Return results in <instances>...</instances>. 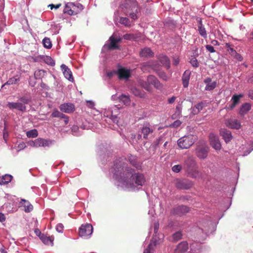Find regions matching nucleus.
I'll return each mask as SVG.
<instances>
[{
    "instance_id": "obj_42",
    "label": "nucleus",
    "mask_w": 253,
    "mask_h": 253,
    "mask_svg": "<svg viewBox=\"0 0 253 253\" xmlns=\"http://www.w3.org/2000/svg\"><path fill=\"white\" fill-rule=\"evenodd\" d=\"M19 100L21 102L20 103L25 105V104H28L29 103L30 99L26 96H23L19 98Z\"/></svg>"
},
{
    "instance_id": "obj_5",
    "label": "nucleus",
    "mask_w": 253,
    "mask_h": 253,
    "mask_svg": "<svg viewBox=\"0 0 253 253\" xmlns=\"http://www.w3.org/2000/svg\"><path fill=\"white\" fill-rule=\"evenodd\" d=\"M83 8V5L80 3L68 2L65 6L63 12L69 15H74L80 13Z\"/></svg>"
},
{
    "instance_id": "obj_15",
    "label": "nucleus",
    "mask_w": 253,
    "mask_h": 253,
    "mask_svg": "<svg viewBox=\"0 0 253 253\" xmlns=\"http://www.w3.org/2000/svg\"><path fill=\"white\" fill-rule=\"evenodd\" d=\"M7 106L10 109H17L22 112L25 111L26 109L25 105L20 102H9Z\"/></svg>"
},
{
    "instance_id": "obj_33",
    "label": "nucleus",
    "mask_w": 253,
    "mask_h": 253,
    "mask_svg": "<svg viewBox=\"0 0 253 253\" xmlns=\"http://www.w3.org/2000/svg\"><path fill=\"white\" fill-rule=\"evenodd\" d=\"M45 71L43 70H38L34 73V77L36 79H42L45 74Z\"/></svg>"
},
{
    "instance_id": "obj_1",
    "label": "nucleus",
    "mask_w": 253,
    "mask_h": 253,
    "mask_svg": "<svg viewBox=\"0 0 253 253\" xmlns=\"http://www.w3.org/2000/svg\"><path fill=\"white\" fill-rule=\"evenodd\" d=\"M126 161L137 169L141 168L137 157L131 154L126 158L117 159L114 164L113 173L115 178L128 188H134L137 186L143 185L145 182L144 174L136 172L134 169L128 166Z\"/></svg>"
},
{
    "instance_id": "obj_35",
    "label": "nucleus",
    "mask_w": 253,
    "mask_h": 253,
    "mask_svg": "<svg viewBox=\"0 0 253 253\" xmlns=\"http://www.w3.org/2000/svg\"><path fill=\"white\" fill-rule=\"evenodd\" d=\"M54 118H60L63 119L65 117V115L59 112L57 109H54L51 115Z\"/></svg>"
},
{
    "instance_id": "obj_38",
    "label": "nucleus",
    "mask_w": 253,
    "mask_h": 253,
    "mask_svg": "<svg viewBox=\"0 0 253 253\" xmlns=\"http://www.w3.org/2000/svg\"><path fill=\"white\" fill-rule=\"evenodd\" d=\"M217 85L216 82H211L209 84L206 85L205 89L206 90H211L214 89Z\"/></svg>"
},
{
    "instance_id": "obj_8",
    "label": "nucleus",
    "mask_w": 253,
    "mask_h": 253,
    "mask_svg": "<svg viewBox=\"0 0 253 253\" xmlns=\"http://www.w3.org/2000/svg\"><path fill=\"white\" fill-rule=\"evenodd\" d=\"M190 211L189 208L183 205L178 206L174 208L171 211L173 215L181 216L188 213Z\"/></svg>"
},
{
    "instance_id": "obj_36",
    "label": "nucleus",
    "mask_w": 253,
    "mask_h": 253,
    "mask_svg": "<svg viewBox=\"0 0 253 253\" xmlns=\"http://www.w3.org/2000/svg\"><path fill=\"white\" fill-rule=\"evenodd\" d=\"M43 46L47 49H50L52 47V43L49 38H45L42 40Z\"/></svg>"
},
{
    "instance_id": "obj_54",
    "label": "nucleus",
    "mask_w": 253,
    "mask_h": 253,
    "mask_svg": "<svg viewBox=\"0 0 253 253\" xmlns=\"http://www.w3.org/2000/svg\"><path fill=\"white\" fill-rule=\"evenodd\" d=\"M63 225L61 224H58L56 226V230L59 232H61L63 230Z\"/></svg>"
},
{
    "instance_id": "obj_49",
    "label": "nucleus",
    "mask_w": 253,
    "mask_h": 253,
    "mask_svg": "<svg viewBox=\"0 0 253 253\" xmlns=\"http://www.w3.org/2000/svg\"><path fill=\"white\" fill-rule=\"evenodd\" d=\"M61 6V3H59V4H50L48 5V7H49L50 8V9L52 10L53 8L58 9Z\"/></svg>"
},
{
    "instance_id": "obj_30",
    "label": "nucleus",
    "mask_w": 253,
    "mask_h": 253,
    "mask_svg": "<svg viewBox=\"0 0 253 253\" xmlns=\"http://www.w3.org/2000/svg\"><path fill=\"white\" fill-rule=\"evenodd\" d=\"M132 92L134 95L141 98H144L146 95V93L144 91L136 88H132Z\"/></svg>"
},
{
    "instance_id": "obj_23",
    "label": "nucleus",
    "mask_w": 253,
    "mask_h": 253,
    "mask_svg": "<svg viewBox=\"0 0 253 253\" xmlns=\"http://www.w3.org/2000/svg\"><path fill=\"white\" fill-rule=\"evenodd\" d=\"M118 74L120 79H128L130 77L129 70H126L124 68L119 69L118 71Z\"/></svg>"
},
{
    "instance_id": "obj_37",
    "label": "nucleus",
    "mask_w": 253,
    "mask_h": 253,
    "mask_svg": "<svg viewBox=\"0 0 253 253\" xmlns=\"http://www.w3.org/2000/svg\"><path fill=\"white\" fill-rule=\"evenodd\" d=\"M19 81V78H17L16 76L13 77L11 78H10L6 83L4 84V85L7 84V85H11L13 84H17Z\"/></svg>"
},
{
    "instance_id": "obj_32",
    "label": "nucleus",
    "mask_w": 253,
    "mask_h": 253,
    "mask_svg": "<svg viewBox=\"0 0 253 253\" xmlns=\"http://www.w3.org/2000/svg\"><path fill=\"white\" fill-rule=\"evenodd\" d=\"M119 22L122 24L124 25L126 27H129L131 26V22L126 17H120L119 18Z\"/></svg>"
},
{
    "instance_id": "obj_56",
    "label": "nucleus",
    "mask_w": 253,
    "mask_h": 253,
    "mask_svg": "<svg viewBox=\"0 0 253 253\" xmlns=\"http://www.w3.org/2000/svg\"><path fill=\"white\" fill-rule=\"evenodd\" d=\"M5 220V217L4 214L1 212H0V221L1 222H3Z\"/></svg>"
},
{
    "instance_id": "obj_6",
    "label": "nucleus",
    "mask_w": 253,
    "mask_h": 253,
    "mask_svg": "<svg viewBox=\"0 0 253 253\" xmlns=\"http://www.w3.org/2000/svg\"><path fill=\"white\" fill-rule=\"evenodd\" d=\"M196 137L190 134L179 138L177 141L178 146L182 149H188L195 142Z\"/></svg>"
},
{
    "instance_id": "obj_61",
    "label": "nucleus",
    "mask_w": 253,
    "mask_h": 253,
    "mask_svg": "<svg viewBox=\"0 0 253 253\" xmlns=\"http://www.w3.org/2000/svg\"><path fill=\"white\" fill-rule=\"evenodd\" d=\"M211 82V79L210 78H208L204 80V83L207 84H209Z\"/></svg>"
},
{
    "instance_id": "obj_12",
    "label": "nucleus",
    "mask_w": 253,
    "mask_h": 253,
    "mask_svg": "<svg viewBox=\"0 0 253 253\" xmlns=\"http://www.w3.org/2000/svg\"><path fill=\"white\" fill-rule=\"evenodd\" d=\"M51 143V142L49 140L39 138L33 141L31 145L36 147H45L49 146Z\"/></svg>"
},
{
    "instance_id": "obj_20",
    "label": "nucleus",
    "mask_w": 253,
    "mask_h": 253,
    "mask_svg": "<svg viewBox=\"0 0 253 253\" xmlns=\"http://www.w3.org/2000/svg\"><path fill=\"white\" fill-rule=\"evenodd\" d=\"M65 77L70 81H73L74 79L71 70L64 64L61 66Z\"/></svg>"
},
{
    "instance_id": "obj_7",
    "label": "nucleus",
    "mask_w": 253,
    "mask_h": 253,
    "mask_svg": "<svg viewBox=\"0 0 253 253\" xmlns=\"http://www.w3.org/2000/svg\"><path fill=\"white\" fill-rule=\"evenodd\" d=\"M93 232V227L90 223L82 224L79 228V235L80 237L88 238Z\"/></svg>"
},
{
    "instance_id": "obj_18",
    "label": "nucleus",
    "mask_w": 253,
    "mask_h": 253,
    "mask_svg": "<svg viewBox=\"0 0 253 253\" xmlns=\"http://www.w3.org/2000/svg\"><path fill=\"white\" fill-rule=\"evenodd\" d=\"M188 249V244L186 242H182L179 243L174 250V253H184Z\"/></svg>"
},
{
    "instance_id": "obj_48",
    "label": "nucleus",
    "mask_w": 253,
    "mask_h": 253,
    "mask_svg": "<svg viewBox=\"0 0 253 253\" xmlns=\"http://www.w3.org/2000/svg\"><path fill=\"white\" fill-rule=\"evenodd\" d=\"M182 167L180 165H175L172 168V170L175 172H179L181 170Z\"/></svg>"
},
{
    "instance_id": "obj_52",
    "label": "nucleus",
    "mask_w": 253,
    "mask_h": 253,
    "mask_svg": "<svg viewBox=\"0 0 253 253\" xmlns=\"http://www.w3.org/2000/svg\"><path fill=\"white\" fill-rule=\"evenodd\" d=\"M152 245L150 244L147 248L144 250L143 253H151L150 251L152 249Z\"/></svg>"
},
{
    "instance_id": "obj_50",
    "label": "nucleus",
    "mask_w": 253,
    "mask_h": 253,
    "mask_svg": "<svg viewBox=\"0 0 253 253\" xmlns=\"http://www.w3.org/2000/svg\"><path fill=\"white\" fill-rule=\"evenodd\" d=\"M164 141V137L161 136L159 138V139H157L156 141H155V144L156 146H158L159 144H161Z\"/></svg>"
},
{
    "instance_id": "obj_9",
    "label": "nucleus",
    "mask_w": 253,
    "mask_h": 253,
    "mask_svg": "<svg viewBox=\"0 0 253 253\" xmlns=\"http://www.w3.org/2000/svg\"><path fill=\"white\" fill-rule=\"evenodd\" d=\"M208 152L209 147L206 145L199 146L196 149V155L200 159H205Z\"/></svg>"
},
{
    "instance_id": "obj_2",
    "label": "nucleus",
    "mask_w": 253,
    "mask_h": 253,
    "mask_svg": "<svg viewBox=\"0 0 253 253\" xmlns=\"http://www.w3.org/2000/svg\"><path fill=\"white\" fill-rule=\"evenodd\" d=\"M183 169L189 176L192 178H197L199 175L198 167L195 158L193 156H188L184 160Z\"/></svg>"
},
{
    "instance_id": "obj_21",
    "label": "nucleus",
    "mask_w": 253,
    "mask_h": 253,
    "mask_svg": "<svg viewBox=\"0 0 253 253\" xmlns=\"http://www.w3.org/2000/svg\"><path fill=\"white\" fill-rule=\"evenodd\" d=\"M159 60L167 69L170 68V60L168 56L164 54H161L159 55Z\"/></svg>"
},
{
    "instance_id": "obj_57",
    "label": "nucleus",
    "mask_w": 253,
    "mask_h": 253,
    "mask_svg": "<svg viewBox=\"0 0 253 253\" xmlns=\"http://www.w3.org/2000/svg\"><path fill=\"white\" fill-rule=\"evenodd\" d=\"M176 97L174 96H172V97L169 98L168 99V102L169 104L173 103L175 100Z\"/></svg>"
},
{
    "instance_id": "obj_62",
    "label": "nucleus",
    "mask_w": 253,
    "mask_h": 253,
    "mask_svg": "<svg viewBox=\"0 0 253 253\" xmlns=\"http://www.w3.org/2000/svg\"><path fill=\"white\" fill-rule=\"evenodd\" d=\"M64 120V123L65 125H67L69 122V118L67 116H65V117L63 118Z\"/></svg>"
},
{
    "instance_id": "obj_31",
    "label": "nucleus",
    "mask_w": 253,
    "mask_h": 253,
    "mask_svg": "<svg viewBox=\"0 0 253 253\" xmlns=\"http://www.w3.org/2000/svg\"><path fill=\"white\" fill-rule=\"evenodd\" d=\"M251 109V106L249 103H245L242 105L239 111L241 115H244Z\"/></svg>"
},
{
    "instance_id": "obj_22",
    "label": "nucleus",
    "mask_w": 253,
    "mask_h": 253,
    "mask_svg": "<svg viewBox=\"0 0 253 253\" xmlns=\"http://www.w3.org/2000/svg\"><path fill=\"white\" fill-rule=\"evenodd\" d=\"M21 207L24 208L23 210L26 212H29L33 209V206L30 203L24 199H22L20 203Z\"/></svg>"
},
{
    "instance_id": "obj_26",
    "label": "nucleus",
    "mask_w": 253,
    "mask_h": 253,
    "mask_svg": "<svg viewBox=\"0 0 253 253\" xmlns=\"http://www.w3.org/2000/svg\"><path fill=\"white\" fill-rule=\"evenodd\" d=\"M153 132V129L147 126H143L141 129V132L143 134V137L144 139H147L148 134L152 133Z\"/></svg>"
},
{
    "instance_id": "obj_13",
    "label": "nucleus",
    "mask_w": 253,
    "mask_h": 253,
    "mask_svg": "<svg viewBox=\"0 0 253 253\" xmlns=\"http://www.w3.org/2000/svg\"><path fill=\"white\" fill-rule=\"evenodd\" d=\"M225 124L226 126L232 129H238L241 127L240 122L238 120L233 118L226 120Z\"/></svg>"
},
{
    "instance_id": "obj_60",
    "label": "nucleus",
    "mask_w": 253,
    "mask_h": 253,
    "mask_svg": "<svg viewBox=\"0 0 253 253\" xmlns=\"http://www.w3.org/2000/svg\"><path fill=\"white\" fill-rule=\"evenodd\" d=\"M35 232L36 234L39 237V238L42 234V233L40 231V230L39 229H35Z\"/></svg>"
},
{
    "instance_id": "obj_44",
    "label": "nucleus",
    "mask_w": 253,
    "mask_h": 253,
    "mask_svg": "<svg viewBox=\"0 0 253 253\" xmlns=\"http://www.w3.org/2000/svg\"><path fill=\"white\" fill-rule=\"evenodd\" d=\"M190 63L194 67L197 68L199 66V62L197 59L195 57L192 58L190 60Z\"/></svg>"
},
{
    "instance_id": "obj_43",
    "label": "nucleus",
    "mask_w": 253,
    "mask_h": 253,
    "mask_svg": "<svg viewBox=\"0 0 253 253\" xmlns=\"http://www.w3.org/2000/svg\"><path fill=\"white\" fill-rule=\"evenodd\" d=\"M158 75L159 77L164 81H167L168 79V77L166 73L164 72H159L158 73Z\"/></svg>"
},
{
    "instance_id": "obj_28",
    "label": "nucleus",
    "mask_w": 253,
    "mask_h": 253,
    "mask_svg": "<svg viewBox=\"0 0 253 253\" xmlns=\"http://www.w3.org/2000/svg\"><path fill=\"white\" fill-rule=\"evenodd\" d=\"M198 30L199 31L200 35L202 37H203L205 39L207 38V31L202 24V22L201 20L199 21Z\"/></svg>"
},
{
    "instance_id": "obj_47",
    "label": "nucleus",
    "mask_w": 253,
    "mask_h": 253,
    "mask_svg": "<svg viewBox=\"0 0 253 253\" xmlns=\"http://www.w3.org/2000/svg\"><path fill=\"white\" fill-rule=\"evenodd\" d=\"M45 61L46 63H47L48 65L53 66L55 64V63L54 61L52 60V59L49 56H46L45 59Z\"/></svg>"
},
{
    "instance_id": "obj_55",
    "label": "nucleus",
    "mask_w": 253,
    "mask_h": 253,
    "mask_svg": "<svg viewBox=\"0 0 253 253\" xmlns=\"http://www.w3.org/2000/svg\"><path fill=\"white\" fill-rule=\"evenodd\" d=\"M179 63V59L178 58H173V64L175 66H177L178 65Z\"/></svg>"
},
{
    "instance_id": "obj_19",
    "label": "nucleus",
    "mask_w": 253,
    "mask_h": 253,
    "mask_svg": "<svg viewBox=\"0 0 253 253\" xmlns=\"http://www.w3.org/2000/svg\"><path fill=\"white\" fill-rule=\"evenodd\" d=\"M191 72L190 70H186L182 77V84L184 87L186 88L188 86L190 78L191 76Z\"/></svg>"
},
{
    "instance_id": "obj_11",
    "label": "nucleus",
    "mask_w": 253,
    "mask_h": 253,
    "mask_svg": "<svg viewBox=\"0 0 253 253\" xmlns=\"http://www.w3.org/2000/svg\"><path fill=\"white\" fill-rule=\"evenodd\" d=\"M192 186L191 182L187 180L176 179L175 181V186L178 189H189Z\"/></svg>"
},
{
    "instance_id": "obj_45",
    "label": "nucleus",
    "mask_w": 253,
    "mask_h": 253,
    "mask_svg": "<svg viewBox=\"0 0 253 253\" xmlns=\"http://www.w3.org/2000/svg\"><path fill=\"white\" fill-rule=\"evenodd\" d=\"M12 177L10 175H5L2 177V179L4 181H2L4 183H7L10 182L12 179Z\"/></svg>"
},
{
    "instance_id": "obj_51",
    "label": "nucleus",
    "mask_w": 253,
    "mask_h": 253,
    "mask_svg": "<svg viewBox=\"0 0 253 253\" xmlns=\"http://www.w3.org/2000/svg\"><path fill=\"white\" fill-rule=\"evenodd\" d=\"M206 48L209 51H210L211 53H213L215 51L214 47L211 45H209V44L207 45L206 46Z\"/></svg>"
},
{
    "instance_id": "obj_53",
    "label": "nucleus",
    "mask_w": 253,
    "mask_h": 253,
    "mask_svg": "<svg viewBox=\"0 0 253 253\" xmlns=\"http://www.w3.org/2000/svg\"><path fill=\"white\" fill-rule=\"evenodd\" d=\"M26 147V144L24 142L20 143L18 145V148L19 150H22Z\"/></svg>"
},
{
    "instance_id": "obj_63",
    "label": "nucleus",
    "mask_w": 253,
    "mask_h": 253,
    "mask_svg": "<svg viewBox=\"0 0 253 253\" xmlns=\"http://www.w3.org/2000/svg\"><path fill=\"white\" fill-rule=\"evenodd\" d=\"M159 228V224H155L154 225V232L156 233L158 232Z\"/></svg>"
},
{
    "instance_id": "obj_4",
    "label": "nucleus",
    "mask_w": 253,
    "mask_h": 253,
    "mask_svg": "<svg viewBox=\"0 0 253 253\" xmlns=\"http://www.w3.org/2000/svg\"><path fill=\"white\" fill-rule=\"evenodd\" d=\"M139 84L141 87L149 92H152V91L151 85H153L155 88L158 89H161L163 87V84L153 75H149L146 80H140Z\"/></svg>"
},
{
    "instance_id": "obj_41",
    "label": "nucleus",
    "mask_w": 253,
    "mask_h": 253,
    "mask_svg": "<svg viewBox=\"0 0 253 253\" xmlns=\"http://www.w3.org/2000/svg\"><path fill=\"white\" fill-rule=\"evenodd\" d=\"M121 100L124 102L125 105H129L130 102V99L125 95H122L121 96Z\"/></svg>"
},
{
    "instance_id": "obj_39",
    "label": "nucleus",
    "mask_w": 253,
    "mask_h": 253,
    "mask_svg": "<svg viewBox=\"0 0 253 253\" xmlns=\"http://www.w3.org/2000/svg\"><path fill=\"white\" fill-rule=\"evenodd\" d=\"M123 38L127 40H135L137 37L132 34H126L124 35Z\"/></svg>"
},
{
    "instance_id": "obj_58",
    "label": "nucleus",
    "mask_w": 253,
    "mask_h": 253,
    "mask_svg": "<svg viewBox=\"0 0 253 253\" xmlns=\"http://www.w3.org/2000/svg\"><path fill=\"white\" fill-rule=\"evenodd\" d=\"M181 123L180 121H175L173 124V126H176V127H177L178 126H179L180 125H181Z\"/></svg>"
},
{
    "instance_id": "obj_17",
    "label": "nucleus",
    "mask_w": 253,
    "mask_h": 253,
    "mask_svg": "<svg viewBox=\"0 0 253 253\" xmlns=\"http://www.w3.org/2000/svg\"><path fill=\"white\" fill-rule=\"evenodd\" d=\"M220 134L222 136L223 139L226 143L230 141L232 138L231 131L227 130L226 129H221L220 130Z\"/></svg>"
},
{
    "instance_id": "obj_16",
    "label": "nucleus",
    "mask_w": 253,
    "mask_h": 253,
    "mask_svg": "<svg viewBox=\"0 0 253 253\" xmlns=\"http://www.w3.org/2000/svg\"><path fill=\"white\" fill-rule=\"evenodd\" d=\"M109 41L110 43L108 45L109 49H119V46L117 43L121 42L122 39L121 38H115L113 36H111L109 38Z\"/></svg>"
},
{
    "instance_id": "obj_24",
    "label": "nucleus",
    "mask_w": 253,
    "mask_h": 253,
    "mask_svg": "<svg viewBox=\"0 0 253 253\" xmlns=\"http://www.w3.org/2000/svg\"><path fill=\"white\" fill-rule=\"evenodd\" d=\"M207 106L206 102H201L195 105L192 109V113L193 115L198 114L203 108Z\"/></svg>"
},
{
    "instance_id": "obj_46",
    "label": "nucleus",
    "mask_w": 253,
    "mask_h": 253,
    "mask_svg": "<svg viewBox=\"0 0 253 253\" xmlns=\"http://www.w3.org/2000/svg\"><path fill=\"white\" fill-rule=\"evenodd\" d=\"M226 47L228 48V51L230 52L232 55H234L236 54V51L232 47H231L229 43H226Z\"/></svg>"
},
{
    "instance_id": "obj_27",
    "label": "nucleus",
    "mask_w": 253,
    "mask_h": 253,
    "mask_svg": "<svg viewBox=\"0 0 253 253\" xmlns=\"http://www.w3.org/2000/svg\"><path fill=\"white\" fill-rule=\"evenodd\" d=\"M242 97L243 95L241 94L234 95L232 97V103L229 105L228 108L230 110H232L235 106L239 103L240 99Z\"/></svg>"
},
{
    "instance_id": "obj_40",
    "label": "nucleus",
    "mask_w": 253,
    "mask_h": 253,
    "mask_svg": "<svg viewBox=\"0 0 253 253\" xmlns=\"http://www.w3.org/2000/svg\"><path fill=\"white\" fill-rule=\"evenodd\" d=\"M182 233L180 231H178L174 233L172 235L173 239L174 241H177L181 239Z\"/></svg>"
},
{
    "instance_id": "obj_14",
    "label": "nucleus",
    "mask_w": 253,
    "mask_h": 253,
    "mask_svg": "<svg viewBox=\"0 0 253 253\" xmlns=\"http://www.w3.org/2000/svg\"><path fill=\"white\" fill-rule=\"evenodd\" d=\"M60 110L66 113H71L75 110V106L72 103H63L60 105Z\"/></svg>"
},
{
    "instance_id": "obj_25",
    "label": "nucleus",
    "mask_w": 253,
    "mask_h": 253,
    "mask_svg": "<svg viewBox=\"0 0 253 253\" xmlns=\"http://www.w3.org/2000/svg\"><path fill=\"white\" fill-rule=\"evenodd\" d=\"M153 52L149 47H145L140 51L139 55L141 57L147 58L153 55Z\"/></svg>"
},
{
    "instance_id": "obj_34",
    "label": "nucleus",
    "mask_w": 253,
    "mask_h": 253,
    "mask_svg": "<svg viewBox=\"0 0 253 253\" xmlns=\"http://www.w3.org/2000/svg\"><path fill=\"white\" fill-rule=\"evenodd\" d=\"M26 135L29 138H35L38 135V132L37 129H34L28 131L26 132Z\"/></svg>"
},
{
    "instance_id": "obj_29",
    "label": "nucleus",
    "mask_w": 253,
    "mask_h": 253,
    "mask_svg": "<svg viewBox=\"0 0 253 253\" xmlns=\"http://www.w3.org/2000/svg\"><path fill=\"white\" fill-rule=\"evenodd\" d=\"M40 239L44 244L48 245L50 244L53 245V244L54 237L52 236L48 237L44 234H42V235L40 236Z\"/></svg>"
},
{
    "instance_id": "obj_3",
    "label": "nucleus",
    "mask_w": 253,
    "mask_h": 253,
    "mask_svg": "<svg viewBox=\"0 0 253 253\" xmlns=\"http://www.w3.org/2000/svg\"><path fill=\"white\" fill-rule=\"evenodd\" d=\"M123 12L133 20L137 19V3L135 0H125L121 5Z\"/></svg>"
},
{
    "instance_id": "obj_10",
    "label": "nucleus",
    "mask_w": 253,
    "mask_h": 253,
    "mask_svg": "<svg viewBox=\"0 0 253 253\" xmlns=\"http://www.w3.org/2000/svg\"><path fill=\"white\" fill-rule=\"evenodd\" d=\"M210 143L211 145L216 150H220L221 145L219 142L218 136L211 133L209 135Z\"/></svg>"
},
{
    "instance_id": "obj_59",
    "label": "nucleus",
    "mask_w": 253,
    "mask_h": 253,
    "mask_svg": "<svg viewBox=\"0 0 253 253\" xmlns=\"http://www.w3.org/2000/svg\"><path fill=\"white\" fill-rule=\"evenodd\" d=\"M236 55V58L239 61H242L243 60V57L242 56L239 54H238L237 53H236V54H235Z\"/></svg>"
},
{
    "instance_id": "obj_64",
    "label": "nucleus",
    "mask_w": 253,
    "mask_h": 253,
    "mask_svg": "<svg viewBox=\"0 0 253 253\" xmlns=\"http://www.w3.org/2000/svg\"><path fill=\"white\" fill-rule=\"evenodd\" d=\"M211 42L213 45H219L218 41L216 40L212 41Z\"/></svg>"
}]
</instances>
